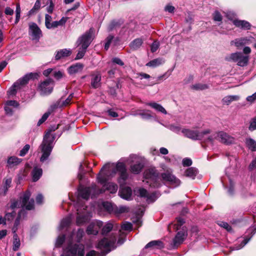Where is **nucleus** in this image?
Wrapping results in <instances>:
<instances>
[{"mask_svg": "<svg viewBox=\"0 0 256 256\" xmlns=\"http://www.w3.org/2000/svg\"><path fill=\"white\" fill-rule=\"evenodd\" d=\"M164 62V58H157L149 62L146 64V66L150 67L155 68L163 64Z\"/></svg>", "mask_w": 256, "mask_h": 256, "instance_id": "nucleus-31", "label": "nucleus"}, {"mask_svg": "<svg viewBox=\"0 0 256 256\" xmlns=\"http://www.w3.org/2000/svg\"><path fill=\"white\" fill-rule=\"evenodd\" d=\"M169 76V75H167V73H165L164 74L158 76L156 78V84H158L160 82L163 80H164L166 79Z\"/></svg>", "mask_w": 256, "mask_h": 256, "instance_id": "nucleus-58", "label": "nucleus"}, {"mask_svg": "<svg viewBox=\"0 0 256 256\" xmlns=\"http://www.w3.org/2000/svg\"><path fill=\"white\" fill-rule=\"evenodd\" d=\"M22 162V159L15 156H12L8 159L7 163L8 167L12 168L18 165Z\"/></svg>", "mask_w": 256, "mask_h": 256, "instance_id": "nucleus-27", "label": "nucleus"}, {"mask_svg": "<svg viewBox=\"0 0 256 256\" xmlns=\"http://www.w3.org/2000/svg\"><path fill=\"white\" fill-rule=\"evenodd\" d=\"M68 18L65 17H62L60 20L58 21H54L51 22L50 24H49V26L48 28L50 29L52 28H56L58 26H62L65 24Z\"/></svg>", "mask_w": 256, "mask_h": 256, "instance_id": "nucleus-34", "label": "nucleus"}, {"mask_svg": "<svg viewBox=\"0 0 256 256\" xmlns=\"http://www.w3.org/2000/svg\"><path fill=\"white\" fill-rule=\"evenodd\" d=\"M84 68V64L78 62L72 65L68 68V72L71 75L74 74L82 72Z\"/></svg>", "mask_w": 256, "mask_h": 256, "instance_id": "nucleus-22", "label": "nucleus"}, {"mask_svg": "<svg viewBox=\"0 0 256 256\" xmlns=\"http://www.w3.org/2000/svg\"><path fill=\"white\" fill-rule=\"evenodd\" d=\"M198 174V170L194 167L188 168L184 172L186 176L194 179Z\"/></svg>", "mask_w": 256, "mask_h": 256, "instance_id": "nucleus-36", "label": "nucleus"}, {"mask_svg": "<svg viewBox=\"0 0 256 256\" xmlns=\"http://www.w3.org/2000/svg\"><path fill=\"white\" fill-rule=\"evenodd\" d=\"M110 177L111 176H110L109 172L101 170L97 176V180L99 183L103 185V188L100 189L95 184L88 188L80 186L78 188V196L88 200L90 196L92 198L94 197L99 194L104 192L106 190L109 191L112 194L116 193L118 188L117 184L112 182L106 183Z\"/></svg>", "mask_w": 256, "mask_h": 256, "instance_id": "nucleus-1", "label": "nucleus"}, {"mask_svg": "<svg viewBox=\"0 0 256 256\" xmlns=\"http://www.w3.org/2000/svg\"><path fill=\"white\" fill-rule=\"evenodd\" d=\"M249 130H256V118H254L250 125Z\"/></svg>", "mask_w": 256, "mask_h": 256, "instance_id": "nucleus-61", "label": "nucleus"}, {"mask_svg": "<svg viewBox=\"0 0 256 256\" xmlns=\"http://www.w3.org/2000/svg\"><path fill=\"white\" fill-rule=\"evenodd\" d=\"M232 22L236 26L244 30H250L251 27L250 22L244 20H234Z\"/></svg>", "mask_w": 256, "mask_h": 256, "instance_id": "nucleus-24", "label": "nucleus"}, {"mask_svg": "<svg viewBox=\"0 0 256 256\" xmlns=\"http://www.w3.org/2000/svg\"><path fill=\"white\" fill-rule=\"evenodd\" d=\"M72 54V51L70 49L64 48L56 52L55 59L59 60L70 56Z\"/></svg>", "mask_w": 256, "mask_h": 256, "instance_id": "nucleus-23", "label": "nucleus"}, {"mask_svg": "<svg viewBox=\"0 0 256 256\" xmlns=\"http://www.w3.org/2000/svg\"><path fill=\"white\" fill-rule=\"evenodd\" d=\"M162 177L164 180L168 182L174 188L178 186L180 184V180L172 174L170 170L162 173Z\"/></svg>", "mask_w": 256, "mask_h": 256, "instance_id": "nucleus-14", "label": "nucleus"}, {"mask_svg": "<svg viewBox=\"0 0 256 256\" xmlns=\"http://www.w3.org/2000/svg\"><path fill=\"white\" fill-rule=\"evenodd\" d=\"M84 232L83 230L81 228H79L76 234V237L75 238V240L76 241L79 242L83 236Z\"/></svg>", "mask_w": 256, "mask_h": 256, "instance_id": "nucleus-52", "label": "nucleus"}, {"mask_svg": "<svg viewBox=\"0 0 256 256\" xmlns=\"http://www.w3.org/2000/svg\"><path fill=\"white\" fill-rule=\"evenodd\" d=\"M184 223V220L182 218H178L176 219V223L174 224H170L169 225L168 228H171L172 226L176 230H178L179 228Z\"/></svg>", "mask_w": 256, "mask_h": 256, "instance_id": "nucleus-40", "label": "nucleus"}, {"mask_svg": "<svg viewBox=\"0 0 256 256\" xmlns=\"http://www.w3.org/2000/svg\"><path fill=\"white\" fill-rule=\"evenodd\" d=\"M52 20V16L48 14H46L45 16V24L47 28L49 26V24H50L51 20Z\"/></svg>", "mask_w": 256, "mask_h": 256, "instance_id": "nucleus-59", "label": "nucleus"}, {"mask_svg": "<svg viewBox=\"0 0 256 256\" xmlns=\"http://www.w3.org/2000/svg\"><path fill=\"white\" fill-rule=\"evenodd\" d=\"M250 238H246L244 240H242V242H241V244L240 245H236L235 246H234L232 248V250H238L242 248H243L250 240Z\"/></svg>", "mask_w": 256, "mask_h": 256, "instance_id": "nucleus-47", "label": "nucleus"}, {"mask_svg": "<svg viewBox=\"0 0 256 256\" xmlns=\"http://www.w3.org/2000/svg\"><path fill=\"white\" fill-rule=\"evenodd\" d=\"M220 226L226 230L230 232L232 230L231 226L226 222H221L220 224Z\"/></svg>", "mask_w": 256, "mask_h": 256, "instance_id": "nucleus-62", "label": "nucleus"}, {"mask_svg": "<svg viewBox=\"0 0 256 256\" xmlns=\"http://www.w3.org/2000/svg\"><path fill=\"white\" fill-rule=\"evenodd\" d=\"M77 211L78 216L76 222L78 225L82 224L89 220L88 214L86 212L85 210L82 214H81L80 210L79 209H78Z\"/></svg>", "mask_w": 256, "mask_h": 256, "instance_id": "nucleus-20", "label": "nucleus"}, {"mask_svg": "<svg viewBox=\"0 0 256 256\" xmlns=\"http://www.w3.org/2000/svg\"><path fill=\"white\" fill-rule=\"evenodd\" d=\"M215 140L226 144H230L234 142V138L224 131L214 132L210 129L207 138V142L213 144Z\"/></svg>", "mask_w": 256, "mask_h": 256, "instance_id": "nucleus-5", "label": "nucleus"}, {"mask_svg": "<svg viewBox=\"0 0 256 256\" xmlns=\"http://www.w3.org/2000/svg\"><path fill=\"white\" fill-rule=\"evenodd\" d=\"M18 83L15 82L13 86L10 88L8 91V94L9 96H13L16 94V90L20 88V86L18 85Z\"/></svg>", "mask_w": 256, "mask_h": 256, "instance_id": "nucleus-46", "label": "nucleus"}, {"mask_svg": "<svg viewBox=\"0 0 256 256\" xmlns=\"http://www.w3.org/2000/svg\"><path fill=\"white\" fill-rule=\"evenodd\" d=\"M42 174V170L40 168L34 167L33 169L32 174L34 182H36L41 177Z\"/></svg>", "mask_w": 256, "mask_h": 256, "instance_id": "nucleus-29", "label": "nucleus"}, {"mask_svg": "<svg viewBox=\"0 0 256 256\" xmlns=\"http://www.w3.org/2000/svg\"><path fill=\"white\" fill-rule=\"evenodd\" d=\"M160 44L159 42L157 41H154L152 44L151 45V51L152 52H154L157 50L158 48H159Z\"/></svg>", "mask_w": 256, "mask_h": 256, "instance_id": "nucleus-57", "label": "nucleus"}, {"mask_svg": "<svg viewBox=\"0 0 256 256\" xmlns=\"http://www.w3.org/2000/svg\"><path fill=\"white\" fill-rule=\"evenodd\" d=\"M116 236L112 235L110 237L104 238L99 242L98 248L108 252L116 247Z\"/></svg>", "mask_w": 256, "mask_h": 256, "instance_id": "nucleus-9", "label": "nucleus"}, {"mask_svg": "<svg viewBox=\"0 0 256 256\" xmlns=\"http://www.w3.org/2000/svg\"><path fill=\"white\" fill-rule=\"evenodd\" d=\"M213 18L214 21L220 22L222 20V16L218 12L216 11L213 14Z\"/></svg>", "mask_w": 256, "mask_h": 256, "instance_id": "nucleus-56", "label": "nucleus"}, {"mask_svg": "<svg viewBox=\"0 0 256 256\" xmlns=\"http://www.w3.org/2000/svg\"><path fill=\"white\" fill-rule=\"evenodd\" d=\"M84 246L82 244H74L70 243L64 250L61 256H84Z\"/></svg>", "mask_w": 256, "mask_h": 256, "instance_id": "nucleus-7", "label": "nucleus"}, {"mask_svg": "<svg viewBox=\"0 0 256 256\" xmlns=\"http://www.w3.org/2000/svg\"><path fill=\"white\" fill-rule=\"evenodd\" d=\"M254 38L252 36H246L238 38L230 42L232 46L234 45L236 48H239L246 45L250 44L254 42Z\"/></svg>", "mask_w": 256, "mask_h": 256, "instance_id": "nucleus-15", "label": "nucleus"}, {"mask_svg": "<svg viewBox=\"0 0 256 256\" xmlns=\"http://www.w3.org/2000/svg\"><path fill=\"white\" fill-rule=\"evenodd\" d=\"M114 225L112 223L108 222L106 224L102 229V234L103 235L106 234L113 228Z\"/></svg>", "mask_w": 256, "mask_h": 256, "instance_id": "nucleus-44", "label": "nucleus"}, {"mask_svg": "<svg viewBox=\"0 0 256 256\" xmlns=\"http://www.w3.org/2000/svg\"><path fill=\"white\" fill-rule=\"evenodd\" d=\"M30 34L34 40H38L42 36L40 30L35 23L30 24Z\"/></svg>", "mask_w": 256, "mask_h": 256, "instance_id": "nucleus-19", "label": "nucleus"}, {"mask_svg": "<svg viewBox=\"0 0 256 256\" xmlns=\"http://www.w3.org/2000/svg\"><path fill=\"white\" fill-rule=\"evenodd\" d=\"M169 128L172 132L177 134H179L180 132L182 131L181 128L180 126L174 124L170 125L169 126Z\"/></svg>", "mask_w": 256, "mask_h": 256, "instance_id": "nucleus-53", "label": "nucleus"}, {"mask_svg": "<svg viewBox=\"0 0 256 256\" xmlns=\"http://www.w3.org/2000/svg\"><path fill=\"white\" fill-rule=\"evenodd\" d=\"M101 75L100 73L96 74L92 79L91 85L94 88H98L100 86Z\"/></svg>", "mask_w": 256, "mask_h": 256, "instance_id": "nucleus-37", "label": "nucleus"}, {"mask_svg": "<svg viewBox=\"0 0 256 256\" xmlns=\"http://www.w3.org/2000/svg\"><path fill=\"white\" fill-rule=\"evenodd\" d=\"M192 164V161L190 158H185L182 160V164L184 166H188Z\"/></svg>", "mask_w": 256, "mask_h": 256, "instance_id": "nucleus-63", "label": "nucleus"}, {"mask_svg": "<svg viewBox=\"0 0 256 256\" xmlns=\"http://www.w3.org/2000/svg\"><path fill=\"white\" fill-rule=\"evenodd\" d=\"M136 114L140 115L144 119H150L152 117L150 111L148 110H139Z\"/></svg>", "mask_w": 256, "mask_h": 256, "instance_id": "nucleus-39", "label": "nucleus"}, {"mask_svg": "<svg viewBox=\"0 0 256 256\" xmlns=\"http://www.w3.org/2000/svg\"><path fill=\"white\" fill-rule=\"evenodd\" d=\"M152 248L153 249H161L164 248L163 243L160 240H152L148 242L145 248Z\"/></svg>", "mask_w": 256, "mask_h": 256, "instance_id": "nucleus-28", "label": "nucleus"}, {"mask_svg": "<svg viewBox=\"0 0 256 256\" xmlns=\"http://www.w3.org/2000/svg\"><path fill=\"white\" fill-rule=\"evenodd\" d=\"M102 226L101 221H95L91 222L87 228L86 232L88 234L96 235L98 234L100 228Z\"/></svg>", "mask_w": 256, "mask_h": 256, "instance_id": "nucleus-17", "label": "nucleus"}, {"mask_svg": "<svg viewBox=\"0 0 256 256\" xmlns=\"http://www.w3.org/2000/svg\"><path fill=\"white\" fill-rule=\"evenodd\" d=\"M16 214L14 211L12 212L6 213L4 216L6 220H7L8 221H12L14 218Z\"/></svg>", "mask_w": 256, "mask_h": 256, "instance_id": "nucleus-51", "label": "nucleus"}, {"mask_svg": "<svg viewBox=\"0 0 256 256\" xmlns=\"http://www.w3.org/2000/svg\"><path fill=\"white\" fill-rule=\"evenodd\" d=\"M146 105L150 106L152 108H154L156 110L164 114H166V111L164 108L160 104L156 102H148L146 104Z\"/></svg>", "mask_w": 256, "mask_h": 256, "instance_id": "nucleus-35", "label": "nucleus"}, {"mask_svg": "<svg viewBox=\"0 0 256 256\" xmlns=\"http://www.w3.org/2000/svg\"><path fill=\"white\" fill-rule=\"evenodd\" d=\"M144 178L147 183H150L151 187H158L160 184L158 182L159 179L158 173L154 168H150L146 170L144 172Z\"/></svg>", "mask_w": 256, "mask_h": 256, "instance_id": "nucleus-8", "label": "nucleus"}, {"mask_svg": "<svg viewBox=\"0 0 256 256\" xmlns=\"http://www.w3.org/2000/svg\"><path fill=\"white\" fill-rule=\"evenodd\" d=\"M187 236V232L186 229L182 228V229L178 232L176 236L173 240V244L174 247L178 246L180 244L182 243L184 240Z\"/></svg>", "mask_w": 256, "mask_h": 256, "instance_id": "nucleus-18", "label": "nucleus"}, {"mask_svg": "<svg viewBox=\"0 0 256 256\" xmlns=\"http://www.w3.org/2000/svg\"><path fill=\"white\" fill-rule=\"evenodd\" d=\"M112 213L116 214L117 216H120V214L127 212L129 211V208L126 206H118L116 205L113 207Z\"/></svg>", "mask_w": 256, "mask_h": 256, "instance_id": "nucleus-26", "label": "nucleus"}, {"mask_svg": "<svg viewBox=\"0 0 256 256\" xmlns=\"http://www.w3.org/2000/svg\"><path fill=\"white\" fill-rule=\"evenodd\" d=\"M104 207L108 211L112 213L113 212V207L115 206L114 204H112L111 203L108 202H104L103 203Z\"/></svg>", "mask_w": 256, "mask_h": 256, "instance_id": "nucleus-49", "label": "nucleus"}, {"mask_svg": "<svg viewBox=\"0 0 256 256\" xmlns=\"http://www.w3.org/2000/svg\"><path fill=\"white\" fill-rule=\"evenodd\" d=\"M102 170L107 171L110 176H114L117 172H120L118 182L122 186L125 184L126 180L128 178L126 164L123 162H118L116 164L114 163L107 164L102 168Z\"/></svg>", "mask_w": 256, "mask_h": 256, "instance_id": "nucleus-3", "label": "nucleus"}, {"mask_svg": "<svg viewBox=\"0 0 256 256\" xmlns=\"http://www.w3.org/2000/svg\"><path fill=\"white\" fill-rule=\"evenodd\" d=\"M94 32V29L91 28L88 32L84 33L78 40V46H81L82 48L87 49L90 42L92 41V34Z\"/></svg>", "mask_w": 256, "mask_h": 256, "instance_id": "nucleus-11", "label": "nucleus"}, {"mask_svg": "<svg viewBox=\"0 0 256 256\" xmlns=\"http://www.w3.org/2000/svg\"><path fill=\"white\" fill-rule=\"evenodd\" d=\"M230 180V186L228 190V192L229 194L232 195L234 194V183L232 182V181L231 180Z\"/></svg>", "mask_w": 256, "mask_h": 256, "instance_id": "nucleus-60", "label": "nucleus"}, {"mask_svg": "<svg viewBox=\"0 0 256 256\" xmlns=\"http://www.w3.org/2000/svg\"><path fill=\"white\" fill-rule=\"evenodd\" d=\"M130 162H136V164L130 166V171L134 174H139L144 167L143 164L139 160L136 155H131L130 156Z\"/></svg>", "mask_w": 256, "mask_h": 256, "instance_id": "nucleus-16", "label": "nucleus"}, {"mask_svg": "<svg viewBox=\"0 0 256 256\" xmlns=\"http://www.w3.org/2000/svg\"><path fill=\"white\" fill-rule=\"evenodd\" d=\"M143 43V40L140 38H138L132 41L130 44V47L133 50L138 49Z\"/></svg>", "mask_w": 256, "mask_h": 256, "instance_id": "nucleus-32", "label": "nucleus"}, {"mask_svg": "<svg viewBox=\"0 0 256 256\" xmlns=\"http://www.w3.org/2000/svg\"><path fill=\"white\" fill-rule=\"evenodd\" d=\"M120 196L126 200H131L132 190L130 187L120 188L119 190Z\"/></svg>", "mask_w": 256, "mask_h": 256, "instance_id": "nucleus-21", "label": "nucleus"}, {"mask_svg": "<svg viewBox=\"0 0 256 256\" xmlns=\"http://www.w3.org/2000/svg\"><path fill=\"white\" fill-rule=\"evenodd\" d=\"M246 144L252 151H256V142L252 138H248L246 140Z\"/></svg>", "mask_w": 256, "mask_h": 256, "instance_id": "nucleus-41", "label": "nucleus"}, {"mask_svg": "<svg viewBox=\"0 0 256 256\" xmlns=\"http://www.w3.org/2000/svg\"><path fill=\"white\" fill-rule=\"evenodd\" d=\"M12 178L10 177L5 178L3 180V192H0V195L6 196L8 192V188L11 186Z\"/></svg>", "mask_w": 256, "mask_h": 256, "instance_id": "nucleus-25", "label": "nucleus"}, {"mask_svg": "<svg viewBox=\"0 0 256 256\" xmlns=\"http://www.w3.org/2000/svg\"><path fill=\"white\" fill-rule=\"evenodd\" d=\"M30 148V146L29 144L25 145L23 148L20 150V156H24L28 152Z\"/></svg>", "mask_w": 256, "mask_h": 256, "instance_id": "nucleus-55", "label": "nucleus"}, {"mask_svg": "<svg viewBox=\"0 0 256 256\" xmlns=\"http://www.w3.org/2000/svg\"><path fill=\"white\" fill-rule=\"evenodd\" d=\"M34 76V74L32 73L28 74H26L22 78L18 80L16 82V83H18V85L20 88L21 86H24L26 84L30 79L32 78Z\"/></svg>", "mask_w": 256, "mask_h": 256, "instance_id": "nucleus-33", "label": "nucleus"}, {"mask_svg": "<svg viewBox=\"0 0 256 256\" xmlns=\"http://www.w3.org/2000/svg\"><path fill=\"white\" fill-rule=\"evenodd\" d=\"M40 8V0H37L33 8L28 12V16H30L35 14Z\"/></svg>", "mask_w": 256, "mask_h": 256, "instance_id": "nucleus-42", "label": "nucleus"}, {"mask_svg": "<svg viewBox=\"0 0 256 256\" xmlns=\"http://www.w3.org/2000/svg\"><path fill=\"white\" fill-rule=\"evenodd\" d=\"M208 88V86L206 84H196L191 86V88L194 90H204Z\"/></svg>", "mask_w": 256, "mask_h": 256, "instance_id": "nucleus-45", "label": "nucleus"}, {"mask_svg": "<svg viewBox=\"0 0 256 256\" xmlns=\"http://www.w3.org/2000/svg\"><path fill=\"white\" fill-rule=\"evenodd\" d=\"M72 220L71 216H68L60 222V225L59 226V230H62L65 228H66L69 226Z\"/></svg>", "mask_w": 256, "mask_h": 256, "instance_id": "nucleus-38", "label": "nucleus"}, {"mask_svg": "<svg viewBox=\"0 0 256 256\" xmlns=\"http://www.w3.org/2000/svg\"><path fill=\"white\" fill-rule=\"evenodd\" d=\"M58 128V124L57 126H52L48 130L44 136L43 141L40 146V148L42 153L40 158L41 162H44L48 160L50 154L53 148V140L54 138V136H51L50 133L55 131Z\"/></svg>", "mask_w": 256, "mask_h": 256, "instance_id": "nucleus-2", "label": "nucleus"}, {"mask_svg": "<svg viewBox=\"0 0 256 256\" xmlns=\"http://www.w3.org/2000/svg\"><path fill=\"white\" fill-rule=\"evenodd\" d=\"M65 240V236L62 235L59 236L56 240V247H60L62 246Z\"/></svg>", "mask_w": 256, "mask_h": 256, "instance_id": "nucleus-48", "label": "nucleus"}, {"mask_svg": "<svg viewBox=\"0 0 256 256\" xmlns=\"http://www.w3.org/2000/svg\"><path fill=\"white\" fill-rule=\"evenodd\" d=\"M14 241H13V248L12 249L14 251L18 250L20 246V239L18 237L17 234H14Z\"/></svg>", "mask_w": 256, "mask_h": 256, "instance_id": "nucleus-43", "label": "nucleus"}, {"mask_svg": "<svg viewBox=\"0 0 256 256\" xmlns=\"http://www.w3.org/2000/svg\"><path fill=\"white\" fill-rule=\"evenodd\" d=\"M122 230H130L132 229V225L130 222H125L121 226Z\"/></svg>", "mask_w": 256, "mask_h": 256, "instance_id": "nucleus-54", "label": "nucleus"}, {"mask_svg": "<svg viewBox=\"0 0 256 256\" xmlns=\"http://www.w3.org/2000/svg\"><path fill=\"white\" fill-rule=\"evenodd\" d=\"M53 86V81L50 79H48L40 84L38 90L41 95H48L52 92Z\"/></svg>", "mask_w": 256, "mask_h": 256, "instance_id": "nucleus-13", "label": "nucleus"}, {"mask_svg": "<svg viewBox=\"0 0 256 256\" xmlns=\"http://www.w3.org/2000/svg\"><path fill=\"white\" fill-rule=\"evenodd\" d=\"M31 194L29 190L22 193L20 197L19 200H14L12 201L10 208L14 210L17 208H25L27 210H31L34 208V200L30 199Z\"/></svg>", "mask_w": 256, "mask_h": 256, "instance_id": "nucleus-4", "label": "nucleus"}, {"mask_svg": "<svg viewBox=\"0 0 256 256\" xmlns=\"http://www.w3.org/2000/svg\"><path fill=\"white\" fill-rule=\"evenodd\" d=\"M256 100V92L252 94V96H248L246 98V100L248 102H252L254 101V100Z\"/></svg>", "mask_w": 256, "mask_h": 256, "instance_id": "nucleus-64", "label": "nucleus"}, {"mask_svg": "<svg viewBox=\"0 0 256 256\" xmlns=\"http://www.w3.org/2000/svg\"><path fill=\"white\" fill-rule=\"evenodd\" d=\"M134 192L138 196L146 198L148 202H154L160 195L156 192L149 194L147 190L144 188H136L134 190Z\"/></svg>", "mask_w": 256, "mask_h": 256, "instance_id": "nucleus-12", "label": "nucleus"}, {"mask_svg": "<svg viewBox=\"0 0 256 256\" xmlns=\"http://www.w3.org/2000/svg\"><path fill=\"white\" fill-rule=\"evenodd\" d=\"M239 99L238 96H228L222 98V102L224 104L229 105L232 102L237 101Z\"/></svg>", "mask_w": 256, "mask_h": 256, "instance_id": "nucleus-30", "label": "nucleus"}, {"mask_svg": "<svg viewBox=\"0 0 256 256\" xmlns=\"http://www.w3.org/2000/svg\"><path fill=\"white\" fill-rule=\"evenodd\" d=\"M80 50L78 52L76 56V57L75 58V60H76L82 58L84 57V56L85 53L86 52V49H83V48H80Z\"/></svg>", "mask_w": 256, "mask_h": 256, "instance_id": "nucleus-50", "label": "nucleus"}, {"mask_svg": "<svg viewBox=\"0 0 256 256\" xmlns=\"http://www.w3.org/2000/svg\"><path fill=\"white\" fill-rule=\"evenodd\" d=\"M184 136L192 140H202L207 142V138L210 132V129L208 128L201 132L188 128H183L181 131Z\"/></svg>", "mask_w": 256, "mask_h": 256, "instance_id": "nucleus-6", "label": "nucleus"}, {"mask_svg": "<svg viewBox=\"0 0 256 256\" xmlns=\"http://www.w3.org/2000/svg\"><path fill=\"white\" fill-rule=\"evenodd\" d=\"M228 61L232 60L238 62V64L240 66H244L248 64L249 57L247 56H244L241 52H234L231 54L230 56L226 58Z\"/></svg>", "mask_w": 256, "mask_h": 256, "instance_id": "nucleus-10", "label": "nucleus"}]
</instances>
